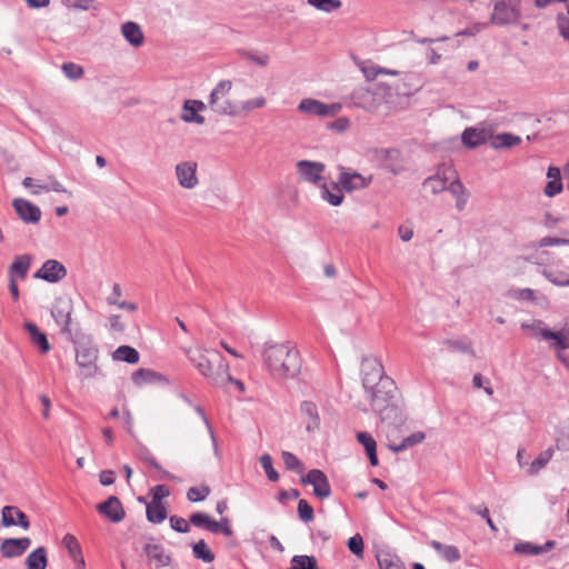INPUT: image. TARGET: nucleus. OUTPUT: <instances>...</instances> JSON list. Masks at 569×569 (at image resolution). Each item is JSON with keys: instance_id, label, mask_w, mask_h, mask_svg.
<instances>
[{"instance_id": "obj_1", "label": "nucleus", "mask_w": 569, "mask_h": 569, "mask_svg": "<svg viewBox=\"0 0 569 569\" xmlns=\"http://www.w3.org/2000/svg\"><path fill=\"white\" fill-rule=\"evenodd\" d=\"M370 401L371 409L379 416L381 423L387 427L399 428L406 420L407 415L403 402L398 396L396 382L392 378H382L375 383L372 389H365Z\"/></svg>"}, {"instance_id": "obj_2", "label": "nucleus", "mask_w": 569, "mask_h": 569, "mask_svg": "<svg viewBox=\"0 0 569 569\" xmlns=\"http://www.w3.org/2000/svg\"><path fill=\"white\" fill-rule=\"evenodd\" d=\"M262 359L266 368L274 378L292 379L299 375L301 369L299 352L289 342H266Z\"/></svg>"}, {"instance_id": "obj_3", "label": "nucleus", "mask_w": 569, "mask_h": 569, "mask_svg": "<svg viewBox=\"0 0 569 569\" xmlns=\"http://www.w3.org/2000/svg\"><path fill=\"white\" fill-rule=\"evenodd\" d=\"M187 356L189 361L211 385L218 388H227V380L231 379L229 363L219 351L189 349Z\"/></svg>"}, {"instance_id": "obj_4", "label": "nucleus", "mask_w": 569, "mask_h": 569, "mask_svg": "<svg viewBox=\"0 0 569 569\" xmlns=\"http://www.w3.org/2000/svg\"><path fill=\"white\" fill-rule=\"evenodd\" d=\"M521 19V0H496L490 22L505 27L519 23Z\"/></svg>"}, {"instance_id": "obj_5", "label": "nucleus", "mask_w": 569, "mask_h": 569, "mask_svg": "<svg viewBox=\"0 0 569 569\" xmlns=\"http://www.w3.org/2000/svg\"><path fill=\"white\" fill-rule=\"evenodd\" d=\"M99 355L98 347L91 342H81L76 348V361L80 368V376L84 379L93 378L99 372L97 359Z\"/></svg>"}, {"instance_id": "obj_6", "label": "nucleus", "mask_w": 569, "mask_h": 569, "mask_svg": "<svg viewBox=\"0 0 569 569\" xmlns=\"http://www.w3.org/2000/svg\"><path fill=\"white\" fill-rule=\"evenodd\" d=\"M231 88L232 82L230 80H221L211 91L208 104L214 113L219 116H236V108L227 98Z\"/></svg>"}, {"instance_id": "obj_7", "label": "nucleus", "mask_w": 569, "mask_h": 569, "mask_svg": "<svg viewBox=\"0 0 569 569\" xmlns=\"http://www.w3.org/2000/svg\"><path fill=\"white\" fill-rule=\"evenodd\" d=\"M339 178L336 181L341 191L353 192L357 190H361L367 188L371 181L372 177H363L361 173L353 171L343 166L338 167Z\"/></svg>"}, {"instance_id": "obj_8", "label": "nucleus", "mask_w": 569, "mask_h": 569, "mask_svg": "<svg viewBox=\"0 0 569 569\" xmlns=\"http://www.w3.org/2000/svg\"><path fill=\"white\" fill-rule=\"evenodd\" d=\"M362 387L363 389H372L375 383L388 378L380 360L372 357H365L361 362Z\"/></svg>"}, {"instance_id": "obj_9", "label": "nucleus", "mask_w": 569, "mask_h": 569, "mask_svg": "<svg viewBox=\"0 0 569 569\" xmlns=\"http://www.w3.org/2000/svg\"><path fill=\"white\" fill-rule=\"evenodd\" d=\"M72 310V300L66 297L57 298L51 309V316L56 323L61 327V332L69 337L72 335L70 328Z\"/></svg>"}, {"instance_id": "obj_10", "label": "nucleus", "mask_w": 569, "mask_h": 569, "mask_svg": "<svg viewBox=\"0 0 569 569\" xmlns=\"http://www.w3.org/2000/svg\"><path fill=\"white\" fill-rule=\"evenodd\" d=\"M341 108L340 103L328 104L311 98L302 99L298 106L299 111L320 118L333 117L340 112Z\"/></svg>"}, {"instance_id": "obj_11", "label": "nucleus", "mask_w": 569, "mask_h": 569, "mask_svg": "<svg viewBox=\"0 0 569 569\" xmlns=\"http://www.w3.org/2000/svg\"><path fill=\"white\" fill-rule=\"evenodd\" d=\"M303 485H311L313 493L319 499H326L331 496V486L326 473L319 469H311L301 477Z\"/></svg>"}, {"instance_id": "obj_12", "label": "nucleus", "mask_w": 569, "mask_h": 569, "mask_svg": "<svg viewBox=\"0 0 569 569\" xmlns=\"http://www.w3.org/2000/svg\"><path fill=\"white\" fill-rule=\"evenodd\" d=\"M67 276L66 267L54 259L47 260L42 267L33 274L37 279H42L50 283H57Z\"/></svg>"}, {"instance_id": "obj_13", "label": "nucleus", "mask_w": 569, "mask_h": 569, "mask_svg": "<svg viewBox=\"0 0 569 569\" xmlns=\"http://www.w3.org/2000/svg\"><path fill=\"white\" fill-rule=\"evenodd\" d=\"M326 166L322 162L300 160L297 162V171L303 181L319 184L322 180V173Z\"/></svg>"}, {"instance_id": "obj_14", "label": "nucleus", "mask_w": 569, "mask_h": 569, "mask_svg": "<svg viewBox=\"0 0 569 569\" xmlns=\"http://www.w3.org/2000/svg\"><path fill=\"white\" fill-rule=\"evenodd\" d=\"M96 509L100 515L114 523L122 521L126 517V511L122 507V503L116 496H110L103 502L98 503Z\"/></svg>"}, {"instance_id": "obj_15", "label": "nucleus", "mask_w": 569, "mask_h": 569, "mask_svg": "<svg viewBox=\"0 0 569 569\" xmlns=\"http://www.w3.org/2000/svg\"><path fill=\"white\" fill-rule=\"evenodd\" d=\"M176 176L182 188L193 189L199 182L197 178V163L193 161L178 163L176 166Z\"/></svg>"}, {"instance_id": "obj_16", "label": "nucleus", "mask_w": 569, "mask_h": 569, "mask_svg": "<svg viewBox=\"0 0 569 569\" xmlns=\"http://www.w3.org/2000/svg\"><path fill=\"white\" fill-rule=\"evenodd\" d=\"M12 206L20 217L27 223H37L41 219V210L38 206L24 199H14Z\"/></svg>"}, {"instance_id": "obj_17", "label": "nucleus", "mask_w": 569, "mask_h": 569, "mask_svg": "<svg viewBox=\"0 0 569 569\" xmlns=\"http://www.w3.org/2000/svg\"><path fill=\"white\" fill-rule=\"evenodd\" d=\"M31 540L23 538H7L0 545V551L6 558L19 557L30 547Z\"/></svg>"}, {"instance_id": "obj_18", "label": "nucleus", "mask_w": 569, "mask_h": 569, "mask_svg": "<svg viewBox=\"0 0 569 569\" xmlns=\"http://www.w3.org/2000/svg\"><path fill=\"white\" fill-rule=\"evenodd\" d=\"M1 516V521L4 527L20 526L24 530L29 529L30 527V521L27 515L23 511H21L18 507H3Z\"/></svg>"}, {"instance_id": "obj_19", "label": "nucleus", "mask_w": 569, "mask_h": 569, "mask_svg": "<svg viewBox=\"0 0 569 569\" xmlns=\"http://www.w3.org/2000/svg\"><path fill=\"white\" fill-rule=\"evenodd\" d=\"M300 413L306 422V430L315 432L320 429L321 420L318 407L315 402L305 400L300 405Z\"/></svg>"}, {"instance_id": "obj_20", "label": "nucleus", "mask_w": 569, "mask_h": 569, "mask_svg": "<svg viewBox=\"0 0 569 569\" xmlns=\"http://www.w3.org/2000/svg\"><path fill=\"white\" fill-rule=\"evenodd\" d=\"M540 336L545 340H551L550 348L557 352L569 349V327L559 331L542 329Z\"/></svg>"}, {"instance_id": "obj_21", "label": "nucleus", "mask_w": 569, "mask_h": 569, "mask_svg": "<svg viewBox=\"0 0 569 569\" xmlns=\"http://www.w3.org/2000/svg\"><path fill=\"white\" fill-rule=\"evenodd\" d=\"M556 546L555 540H547L543 545H535L529 541H520L517 542L513 547V551L519 555L525 556H535V555H541L549 550H551Z\"/></svg>"}, {"instance_id": "obj_22", "label": "nucleus", "mask_w": 569, "mask_h": 569, "mask_svg": "<svg viewBox=\"0 0 569 569\" xmlns=\"http://www.w3.org/2000/svg\"><path fill=\"white\" fill-rule=\"evenodd\" d=\"M24 329L29 335L30 341L39 349L41 353H47L51 349L48 338L39 327L33 322H26Z\"/></svg>"}, {"instance_id": "obj_23", "label": "nucleus", "mask_w": 569, "mask_h": 569, "mask_svg": "<svg viewBox=\"0 0 569 569\" xmlns=\"http://www.w3.org/2000/svg\"><path fill=\"white\" fill-rule=\"evenodd\" d=\"M487 130L475 127L466 128L461 134L462 143L470 149L481 146L487 141Z\"/></svg>"}, {"instance_id": "obj_24", "label": "nucleus", "mask_w": 569, "mask_h": 569, "mask_svg": "<svg viewBox=\"0 0 569 569\" xmlns=\"http://www.w3.org/2000/svg\"><path fill=\"white\" fill-rule=\"evenodd\" d=\"M320 197L333 207H338L343 202L345 196L337 182L330 184L322 183L320 186Z\"/></svg>"}, {"instance_id": "obj_25", "label": "nucleus", "mask_w": 569, "mask_h": 569, "mask_svg": "<svg viewBox=\"0 0 569 569\" xmlns=\"http://www.w3.org/2000/svg\"><path fill=\"white\" fill-rule=\"evenodd\" d=\"M121 32L124 39L133 47L142 46L144 41L143 32L140 26L133 21L124 22L121 26Z\"/></svg>"}, {"instance_id": "obj_26", "label": "nucleus", "mask_w": 569, "mask_h": 569, "mask_svg": "<svg viewBox=\"0 0 569 569\" xmlns=\"http://www.w3.org/2000/svg\"><path fill=\"white\" fill-rule=\"evenodd\" d=\"M547 178L549 181L545 187V194L550 198L559 194L563 188L560 169L553 166L549 167Z\"/></svg>"}, {"instance_id": "obj_27", "label": "nucleus", "mask_w": 569, "mask_h": 569, "mask_svg": "<svg viewBox=\"0 0 569 569\" xmlns=\"http://www.w3.org/2000/svg\"><path fill=\"white\" fill-rule=\"evenodd\" d=\"M356 438L359 443L363 446L370 465L373 467L378 466L379 460L377 456V442L373 437L367 431H359L357 432Z\"/></svg>"}, {"instance_id": "obj_28", "label": "nucleus", "mask_w": 569, "mask_h": 569, "mask_svg": "<svg viewBox=\"0 0 569 569\" xmlns=\"http://www.w3.org/2000/svg\"><path fill=\"white\" fill-rule=\"evenodd\" d=\"M143 552L150 561H154L158 567H166L170 565L171 558L164 552L161 545L147 543L143 547Z\"/></svg>"}, {"instance_id": "obj_29", "label": "nucleus", "mask_w": 569, "mask_h": 569, "mask_svg": "<svg viewBox=\"0 0 569 569\" xmlns=\"http://www.w3.org/2000/svg\"><path fill=\"white\" fill-rule=\"evenodd\" d=\"M430 546L448 562H456L461 559V553L456 546L443 545L438 540H431Z\"/></svg>"}, {"instance_id": "obj_30", "label": "nucleus", "mask_w": 569, "mask_h": 569, "mask_svg": "<svg viewBox=\"0 0 569 569\" xmlns=\"http://www.w3.org/2000/svg\"><path fill=\"white\" fill-rule=\"evenodd\" d=\"M27 569H46L48 566L47 549L38 547L26 558Z\"/></svg>"}, {"instance_id": "obj_31", "label": "nucleus", "mask_w": 569, "mask_h": 569, "mask_svg": "<svg viewBox=\"0 0 569 569\" xmlns=\"http://www.w3.org/2000/svg\"><path fill=\"white\" fill-rule=\"evenodd\" d=\"M112 359L114 361H123L130 365H134L139 362L140 355L133 347L122 345L112 352Z\"/></svg>"}, {"instance_id": "obj_32", "label": "nucleus", "mask_w": 569, "mask_h": 569, "mask_svg": "<svg viewBox=\"0 0 569 569\" xmlns=\"http://www.w3.org/2000/svg\"><path fill=\"white\" fill-rule=\"evenodd\" d=\"M521 142V138L510 132H502L491 138V147L496 150L509 149L518 146Z\"/></svg>"}, {"instance_id": "obj_33", "label": "nucleus", "mask_w": 569, "mask_h": 569, "mask_svg": "<svg viewBox=\"0 0 569 569\" xmlns=\"http://www.w3.org/2000/svg\"><path fill=\"white\" fill-rule=\"evenodd\" d=\"M147 520L151 523H161L166 520L168 513L163 502H153L147 505Z\"/></svg>"}, {"instance_id": "obj_34", "label": "nucleus", "mask_w": 569, "mask_h": 569, "mask_svg": "<svg viewBox=\"0 0 569 569\" xmlns=\"http://www.w3.org/2000/svg\"><path fill=\"white\" fill-rule=\"evenodd\" d=\"M31 264V256L22 254L12 262L9 268L10 277L17 276L20 279H24Z\"/></svg>"}, {"instance_id": "obj_35", "label": "nucleus", "mask_w": 569, "mask_h": 569, "mask_svg": "<svg viewBox=\"0 0 569 569\" xmlns=\"http://www.w3.org/2000/svg\"><path fill=\"white\" fill-rule=\"evenodd\" d=\"M426 438L425 432L416 431L412 435L402 439V441L398 445H389L391 451L398 453L400 451H405L416 445L421 443Z\"/></svg>"}, {"instance_id": "obj_36", "label": "nucleus", "mask_w": 569, "mask_h": 569, "mask_svg": "<svg viewBox=\"0 0 569 569\" xmlns=\"http://www.w3.org/2000/svg\"><path fill=\"white\" fill-rule=\"evenodd\" d=\"M288 569H320L315 556L296 555L291 558Z\"/></svg>"}, {"instance_id": "obj_37", "label": "nucleus", "mask_w": 569, "mask_h": 569, "mask_svg": "<svg viewBox=\"0 0 569 569\" xmlns=\"http://www.w3.org/2000/svg\"><path fill=\"white\" fill-rule=\"evenodd\" d=\"M377 561L380 569H405L400 558L389 552H382L377 556Z\"/></svg>"}, {"instance_id": "obj_38", "label": "nucleus", "mask_w": 569, "mask_h": 569, "mask_svg": "<svg viewBox=\"0 0 569 569\" xmlns=\"http://www.w3.org/2000/svg\"><path fill=\"white\" fill-rule=\"evenodd\" d=\"M447 178L440 174L438 171L436 174L428 177L423 181V187L429 189L433 194H437L443 190H446Z\"/></svg>"}, {"instance_id": "obj_39", "label": "nucleus", "mask_w": 569, "mask_h": 569, "mask_svg": "<svg viewBox=\"0 0 569 569\" xmlns=\"http://www.w3.org/2000/svg\"><path fill=\"white\" fill-rule=\"evenodd\" d=\"M181 120L186 123L203 124L206 119L198 113L186 100L182 104Z\"/></svg>"}, {"instance_id": "obj_40", "label": "nucleus", "mask_w": 569, "mask_h": 569, "mask_svg": "<svg viewBox=\"0 0 569 569\" xmlns=\"http://www.w3.org/2000/svg\"><path fill=\"white\" fill-rule=\"evenodd\" d=\"M192 552L194 558L204 562H212L214 560V553L209 549L204 540H199L198 542L193 543Z\"/></svg>"}, {"instance_id": "obj_41", "label": "nucleus", "mask_w": 569, "mask_h": 569, "mask_svg": "<svg viewBox=\"0 0 569 569\" xmlns=\"http://www.w3.org/2000/svg\"><path fill=\"white\" fill-rule=\"evenodd\" d=\"M238 53L241 58L259 66V67H266L269 63V56L263 52H256L250 51L246 49L238 50Z\"/></svg>"}, {"instance_id": "obj_42", "label": "nucleus", "mask_w": 569, "mask_h": 569, "mask_svg": "<svg viewBox=\"0 0 569 569\" xmlns=\"http://www.w3.org/2000/svg\"><path fill=\"white\" fill-rule=\"evenodd\" d=\"M62 543L69 551V555L73 561H78V559L83 558L81 555V547L73 535L67 533L62 539Z\"/></svg>"}, {"instance_id": "obj_43", "label": "nucleus", "mask_w": 569, "mask_h": 569, "mask_svg": "<svg viewBox=\"0 0 569 569\" xmlns=\"http://www.w3.org/2000/svg\"><path fill=\"white\" fill-rule=\"evenodd\" d=\"M159 375L156 371L140 368L132 373L131 379L137 386H141L156 381Z\"/></svg>"}, {"instance_id": "obj_44", "label": "nucleus", "mask_w": 569, "mask_h": 569, "mask_svg": "<svg viewBox=\"0 0 569 569\" xmlns=\"http://www.w3.org/2000/svg\"><path fill=\"white\" fill-rule=\"evenodd\" d=\"M281 457L288 470L295 471L300 475L303 472L305 466L296 455H293L290 451H282Z\"/></svg>"}, {"instance_id": "obj_45", "label": "nucleus", "mask_w": 569, "mask_h": 569, "mask_svg": "<svg viewBox=\"0 0 569 569\" xmlns=\"http://www.w3.org/2000/svg\"><path fill=\"white\" fill-rule=\"evenodd\" d=\"M553 455V449L548 448L542 451L530 465L529 473L537 475L539 470L546 467V465L550 461Z\"/></svg>"}, {"instance_id": "obj_46", "label": "nucleus", "mask_w": 569, "mask_h": 569, "mask_svg": "<svg viewBox=\"0 0 569 569\" xmlns=\"http://www.w3.org/2000/svg\"><path fill=\"white\" fill-rule=\"evenodd\" d=\"M442 345L447 346L452 351H459L463 353L475 355L471 342L465 339L451 340L446 339L442 341Z\"/></svg>"}, {"instance_id": "obj_47", "label": "nucleus", "mask_w": 569, "mask_h": 569, "mask_svg": "<svg viewBox=\"0 0 569 569\" xmlns=\"http://www.w3.org/2000/svg\"><path fill=\"white\" fill-rule=\"evenodd\" d=\"M307 3L325 12H332L342 6L340 0H307Z\"/></svg>"}, {"instance_id": "obj_48", "label": "nucleus", "mask_w": 569, "mask_h": 569, "mask_svg": "<svg viewBox=\"0 0 569 569\" xmlns=\"http://www.w3.org/2000/svg\"><path fill=\"white\" fill-rule=\"evenodd\" d=\"M210 487L207 485L191 487L187 491V498L191 502H199L204 500L210 495Z\"/></svg>"}, {"instance_id": "obj_49", "label": "nucleus", "mask_w": 569, "mask_h": 569, "mask_svg": "<svg viewBox=\"0 0 569 569\" xmlns=\"http://www.w3.org/2000/svg\"><path fill=\"white\" fill-rule=\"evenodd\" d=\"M49 182L47 184L38 183L37 190H32L33 194H39L40 191H56L61 193L71 194L58 180L52 177H49Z\"/></svg>"}, {"instance_id": "obj_50", "label": "nucleus", "mask_w": 569, "mask_h": 569, "mask_svg": "<svg viewBox=\"0 0 569 569\" xmlns=\"http://www.w3.org/2000/svg\"><path fill=\"white\" fill-rule=\"evenodd\" d=\"M260 465L263 468L268 479L270 481H278L279 480V473L276 471V469L272 466V458L268 453H263L260 457Z\"/></svg>"}, {"instance_id": "obj_51", "label": "nucleus", "mask_w": 569, "mask_h": 569, "mask_svg": "<svg viewBox=\"0 0 569 569\" xmlns=\"http://www.w3.org/2000/svg\"><path fill=\"white\" fill-rule=\"evenodd\" d=\"M61 68L64 76L71 80H78L84 73L83 68L73 62H64Z\"/></svg>"}, {"instance_id": "obj_52", "label": "nucleus", "mask_w": 569, "mask_h": 569, "mask_svg": "<svg viewBox=\"0 0 569 569\" xmlns=\"http://www.w3.org/2000/svg\"><path fill=\"white\" fill-rule=\"evenodd\" d=\"M298 515L299 518L305 522H310L315 518L313 508L305 499H300L298 502Z\"/></svg>"}, {"instance_id": "obj_53", "label": "nucleus", "mask_w": 569, "mask_h": 569, "mask_svg": "<svg viewBox=\"0 0 569 569\" xmlns=\"http://www.w3.org/2000/svg\"><path fill=\"white\" fill-rule=\"evenodd\" d=\"M94 0H61V3L73 10L87 11L93 8Z\"/></svg>"}, {"instance_id": "obj_54", "label": "nucleus", "mask_w": 569, "mask_h": 569, "mask_svg": "<svg viewBox=\"0 0 569 569\" xmlns=\"http://www.w3.org/2000/svg\"><path fill=\"white\" fill-rule=\"evenodd\" d=\"M556 446L559 450L569 451V425L562 426L559 429Z\"/></svg>"}, {"instance_id": "obj_55", "label": "nucleus", "mask_w": 569, "mask_h": 569, "mask_svg": "<svg viewBox=\"0 0 569 569\" xmlns=\"http://www.w3.org/2000/svg\"><path fill=\"white\" fill-rule=\"evenodd\" d=\"M349 550L357 557H362L363 555V539L359 533L350 537L348 540Z\"/></svg>"}, {"instance_id": "obj_56", "label": "nucleus", "mask_w": 569, "mask_h": 569, "mask_svg": "<svg viewBox=\"0 0 569 569\" xmlns=\"http://www.w3.org/2000/svg\"><path fill=\"white\" fill-rule=\"evenodd\" d=\"M543 276L556 286H569V277L565 273L543 270Z\"/></svg>"}, {"instance_id": "obj_57", "label": "nucleus", "mask_w": 569, "mask_h": 569, "mask_svg": "<svg viewBox=\"0 0 569 569\" xmlns=\"http://www.w3.org/2000/svg\"><path fill=\"white\" fill-rule=\"evenodd\" d=\"M169 521H170V527L177 531V532H180V533H187L190 531V522H188L186 519L179 517V516H171L169 518Z\"/></svg>"}, {"instance_id": "obj_58", "label": "nucleus", "mask_w": 569, "mask_h": 569, "mask_svg": "<svg viewBox=\"0 0 569 569\" xmlns=\"http://www.w3.org/2000/svg\"><path fill=\"white\" fill-rule=\"evenodd\" d=\"M211 517L204 512H194L190 516L189 522L198 528H208Z\"/></svg>"}, {"instance_id": "obj_59", "label": "nucleus", "mask_w": 569, "mask_h": 569, "mask_svg": "<svg viewBox=\"0 0 569 569\" xmlns=\"http://www.w3.org/2000/svg\"><path fill=\"white\" fill-rule=\"evenodd\" d=\"M470 511L476 513V515L481 516L487 521L488 526L490 527V529L493 532L498 531L496 525L493 523L492 519L489 516V509L487 507H485V506H470Z\"/></svg>"}, {"instance_id": "obj_60", "label": "nucleus", "mask_w": 569, "mask_h": 569, "mask_svg": "<svg viewBox=\"0 0 569 569\" xmlns=\"http://www.w3.org/2000/svg\"><path fill=\"white\" fill-rule=\"evenodd\" d=\"M350 126V120L346 117H340L335 121L328 122L327 128L336 132H345Z\"/></svg>"}, {"instance_id": "obj_61", "label": "nucleus", "mask_w": 569, "mask_h": 569, "mask_svg": "<svg viewBox=\"0 0 569 569\" xmlns=\"http://www.w3.org/2000/svg\"><path fill=\"white\" fill-rule=\"evenodd\" d=\"M153 502H162V499L170 495L169 489L164 485H157L150 490Z\"/></svg>"}, {"instance_id": "obj_62", "label": "nucleus", "mask_w": 569, "mask_h": 569, "mask_svg": "<svg viewBox=\"0 0 569 569\" xmlns=\"http://www.w3.org/2000/svg\"><path fill=\"white\" fill-rule=\"evenodd\" d=\"M561 244H566V246H569V239H565V238H557V237H543L539 240V243L538 246L540 248H546V247H552V246H561Z\"/></svg>"}, {"instance_id": "obj_63", "label": "nucleus", "mask_w": 569, "mask_h": 569, "mask_svg": "<svg viewBox=\"0 0 569 569\" xmlns=\"http://www.w3.org/2000/svg\"><path fill=\"white\" fill-rule=\"evenodd\" d=\"M446 190H448L456 198L467 192L459 178H456L449 186L446 184Z\"/></svg>"}, {"instance_id": "obj_64", "label": "nucleus", "mask_w": 569, "mask_h": 569, "mask_svg": "<svg viewBox=\"0 0 569 569\" xmlns=\"http://www.w3.org/2000/svg\"><path fill=\"white\" fill-rule=\"evenodd\" d=\"M557 21L560 34L569 42V18L559 14Z\"/></svg>"}]
</instances>
